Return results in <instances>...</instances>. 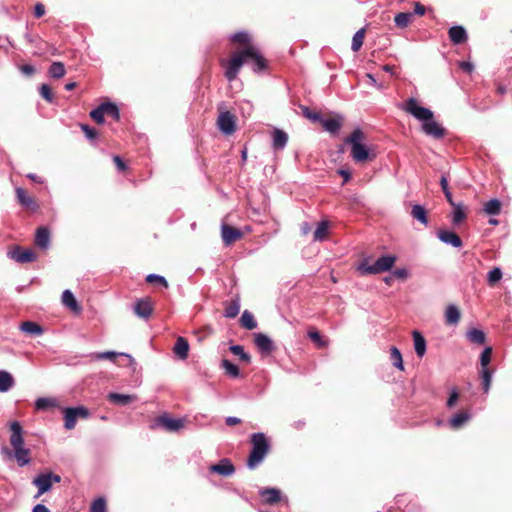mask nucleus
I'll return each mask as SVG.
<instances>
[{"mask_svg": "<svg viewBox=\"0 0 512 512\" xmlns=\"http://www.w3.org/2000/svg\"><path fill=\"white\" fill-rule=\"evenodd\" d=\"M230 42L237 48L233 52L229 60H221L220 64L225 69L224 75L228 81H234L241 67L247 59H251L254 63L253 70L255 72L263 71L267 68L266 59L258 52L253 44L249 33L241 31L230 37Z\"/></svg>", "mask_w": 512, "mask_h": 512, "instance_id": "1", "label": "nucleus"}, {"mask_svg": "<svg viewBox=\"0 0 512 512\" xmlns=\"http://www.w3.org/2000/svg\"><path fill=\"white\" fill-rule=\"evenodd\" d=\"M10 445L12 449L4 447L2 453L8 458H14L20 467L31 462V451L24 447L23 429L19 422L14 421L10 425Z\"/></svg>", "mask_w": 512, "mask_h": 512, "instance_id": "2", "label": "nucleus"}, {"mask_svg": "<svg viewBox=\"0 0 512 512\" xmlns=\"http://www.w3.org/2000/svg\"><path fill=\"white\" fill-rule=\"evenodd\" d=\"M366 140L364 132L357 128L346 139L345 143L351 146V157L356 163H364L373 161L376 158V153L373 149L364 145Z\"/></svg>", "mask_w": 512, "mask_h": 512, "instance_id": "3", "label": "nucleus"}, {"mask_svg": "<svg viewBox=\"0 0 512 512\" xmlns=\"http://www.w3.org/2000/svg\"><path fill=\"white\" fill-rule=\"evenodd\" d=\"M250 442L252 449L247 459V466L250 469H255L267 456L271 446L267 436L261 432L252 434Z\"/></svg>", "mask_w": 512, "mask_h": 512, "instance_id": "4", "label": "nucleus"}, {"mask_svg": "<svg viewBox=\"0 0 512 512\" xmlns=\"http://www.w3.org/2000/svg\"><path fill=\"white\" fill-rule=\"evenodd\" d=\"M396 262V256L385 255L378 258L374 264H369L368 260H364L358 267L363 275L379 274L390 270Z\"/></svg>", "mask_w": 512, "mask_h": 512, "instance_id": "5", "label": "nucleus"}, {"mask_svg": "<svg viewBox=\"0 0 512 512\" xmlns=\"http://www.w3.org/2000/svg\"><path fill=\"white\" fill-rule=\"evenodd\" d=\"M216 125L225 135H232L237 130V117L230 111L224 110L223 104L218 106Z\"/></svg>", "mask_w": 512, "mask_h": 512, "instance_id": "6", "label": "nucleus"}, {"mask_svg": "<svg viewBox=\"0 0 512 512\" xmlns=\"http://www.w3.org/2000/svg\"><path fill=\"white\" fill-rule=\"evenodd\" d=\"M401 109L406 113L411 114L416 119L424 121V123L432 120L434 116L430 109L419 106L418 101L415 98H408Z\"/></svg>", "mask_w": 512, "mask_h": 512, "instance_id": "7", "label": "nucleus"}, {"mask_svg": "<svg viewBox=\"0 0 512 512\" xmlns=\"http://www.w3.org/2000/svg\"><path fill=\"white\" fill-rule=\"evenodd\" d=\"M64 427L67 430L75 428L78 419H87L90 411L84 406L69 407L63 409Z\"/></svg>", "mask_w": 512, "mask_h": 512, "instance_id": "8", "label": "nucleus"}, {"mask_svg": "<svg viewBox=\"0 0 512 512\" xmlns=\"http://www.w3.org/2000/svg\"><path fill=\"white\" fill-rule=\"evenodd\" d=\"M61 481V477L52 472L40 474L33 479V484L38 488V493L36 497L41 496L42 494L48 492L53 483H59Z\"/></svg>", "mask_w": 512, "mask_h": 512, "instance_id": "9", "label": "nucleus"}, {"mask_svg": "<svg viewBox=\"0 0 512 512\" xmlns=\"http://www.w3.org/2000/svg\"><path fill=\"white\" fill-rule=\"evenodd\" d=\"M16 199L18 203L29 212H35L39 209V204L37 199L28 193L27 190L17 187L15 189Z\"/></svg>", "mask_w": 512, "mask_h": 512, "instance_id": "10", "label": "nucleus"}, {"mask_svg": "<svg viewBox=\"0 0 512 512\" xmlns=\"http://www.w3.org/2000/svg\"><path fill=\"white\" fill-rule=\"evenodd\" d=\"M155 424L168 432H177L184 427V420L171 418L168 413H164L155 419Z\"/></svg>", "mask_w": 512, "mask_h": 512, "instance_id": "11", "label": "nucleus"}, {"mask_svg": "<svg viewBox=\"0 0 512 512\" xmlns=\"http://www.w3.org/2000/svg\"><path fill=\"white\" fill-rule=\"evenodd\" d=\"M221 237L223 243L226 246H230L241 240L244 237V233L240 229L224 223L221 225Z\"/></svg>", "mask_w": 512, "mask_h": 512, "instance_id": "12", "label": "nucleus"}, {"mask_svg": "<svg viewBox=\"0 0 512 512\" xmlns=\"http://www.w3.org/2000/svg\"><path fill=\"white\" fill-rule=\"evenodd\" d=\"M10 256L18 263H30L37 259V254L32 249H23L20 246H15L10 251Z\"/></svg>", "mask_w": 512, "mask_h": 512, "instance_id": "13", "label": "nucleus"}, {"mask_svg": "<svg viewBox=\"0 0 512 512\" xmlns=\"http://www.w3.org/2000/svg\"><path fill=\"white\" fill-rule=\"evenodd\" d=\"M154 310L151 298L145 297L138 300L134 305V313L145 320L149 319Z\"/></svg>", "mask_w": 512, "mask_h": 512, "instance_id": "14", "label": "nucleus"}, {"mask_svg": "<svg viewBox=\"0 0 512 512\" xmlns=\"http://www.w3.org/2000/svg\"><path fill=\"white\" fill-rule=\"evenodd\" d=\"M211 473H216L224 477L231 476L235 472V466L228 458L221 459L217 464L209 467Z\"/></svg>", "mask_w": 512, "mask_h": 512, "instance_id": "15", "label": "nucleus"}, {"mask_svg": "<svg viewBox=\"0 0 512 512\" xmlns=\"http://www.w3.org/2000/svg\"><path fill=\"white\" fill-rule=\"evenodd\" d=\"M254 343L257 346V348L265 354H270L274 349L275 346L272 342V340L263 333H255L254 334Z\"/></svg>", "mask_w": 512, "mask_h": 512, "instance_id": "16", "label": "nucleus"}, {"mask_svg": "<svg viewBox=\"0 0 512 512\" xmlns=\"http://www.w3.org/2000/svg\"><path fill=\"white\" fill-rule=\"evenodd\" d=\"M423 131L435 139H441L446 135V130L437 122L429 120L423 123Z\"/></svg>", "mask_w": 512, "mask_h": 512, "instance_id": "17", "label": "nucleus"}, {"mask_svg": "<svg viewBox=\"0 0 512 512\" xmlns=\"http://www.w3.org/2000/svg\"><path fill=\"white\" fill-rule=\"evenodd\" d=\"M448 35L454 45L464 44L468 40L467 32L462 26H452L448 31Z\"/></svg>", "mask_w": 512, "mask_h": 512, "instance_id": "18", "label": "nucleus"}, {"mask_svg": "<svg viewBox=\"0 0 512 512\" xmlns=\"http://www.w3.org/2000/svg\"><path fill=\"white\" fill-rule=\"evenodd\" d=\"M34 243L40 249H46L50 243V231L47 227L41 226L36 230Z\"/></svg>", "mask_w": 512, "mask_h": 512, "instance_id": "19", "label": "nucleus"}, {"mask_svg": "<svg viewBox=\"0 0 512 512\" xmlns=\"http://www.w3.org/2000/svg\"><path fill=\"white\" fill-rule=\"evenodd\" d=\"M62 303L68 309L76 314H80L82 311L81 305L78 303L73 293L70 290H65L62 293Z\"/></svg>", "mask_w": 512, "mask_h": 512, "instance_id": "20", "label": "nucleus"}, {"mask_svg": "<svg viewBox=\"0 0 512 512\" xmlns=\"http://www.w3.org/2000/svg\"><path fill=\"white\" fill-rule=\"evenodd\" d=\"M259 493L265 504L273 505L281 500V491L276 488H264Z\"/></svg>", "mask_w": 512, "mask_h": 512, "instance_id": "21", "label": "nucleus"}, {"mask_svg": "<svg viewBox=\"0 0 512 512\" xmlns=\"http://www.w3.org/2000/svg\"><path fill=\"white\" fill-rule=\"evenodd\" d=\"M342 120L343 118L340 115H336L334 117H330L327 119L321 117V120H319V122L322 124L326 131L335 134L341 128Z\"/></svg>", "mask_w": 512, "mask_h": 512, "instance_id": "22", "label": "nucleus"}, {"mask_svg": "<svg viewBox=\"0 0 512 512\" xmlns=\"http://www.w3.org/2000/svg\"><path fill=\"white\" fill-rule=\"evenodd\" d=\"M173 351L179 359L185 360L188 357L189 353V343L187 339L182 336H179L176 339Z\"/></svg>", "mask_w": 512, "mask_h": 512, "instance_id": "23", "label": "nucleus"}, {"mask_svg": "<svg viewBox=\"0 0 512 512\" xmlns=\"http://www.w3.org/2000/svg\"><path fill=\"white\" fill-rule=\"evenodd\" d=\"M438 237L442 242L451 244L453 247L458 248L462 246V240L455 232L440 230Z\"/></svg>", "mask_w": 512, "mask_h": 512, "instance_id": "24", "label": "nucleus"}, {"mask_svg": "<svg viewBox=\"0 0 512 512\" xmlns=\"http://www.w3.org/2000/svg\"><path fill=\"white\" fill-rule=\"evenodd\" d=\"M272 138H273V148L275 150H282L286 146L288 142V135L283 130H280L278 128H275L272 132Z\"/></svg>", "mask_w": 512, "mask_h": 512, "instance_id": "25", "label": "nucleus"}, {"mask_svg": "<svg viewBox=\"0 0 512 512\" xmlns=\"http://www.w3.org/2000/svg\"><path fill=\"white\" fill-rule=\"evenodd\" d=\"M413 340H414V349L418 357H423L426 353V340L422 336V334L414 330L412 332Z\"/></svg>", "mask_w": 512, "mask_h": 512, "instance_id": "26", "label": "nucleus"}, {"mask_svg": "<svg viewBox=\"0 0 512 512\" xmlns=\"http://www.w3.org/2000/svg\"><path fill=\"white\" fill-rule=\"evenodd\" d=\"M461 313L455 305H448L445 311V322L448 325H455L460 321Z\"/></svg>", "mask_w": 512, "mask_h": 512, "instance_id": "27", "label": "nucleus"}, {"mask_svg": "<svg viewBox=\"0 0 512 512\" xmlns=\"http://www.w3.org/2000/svg\"><path fill=\"white\" fill-rule=\"evenodd\" d=\"M21 331L26 334L33 336H40L43 334L44 330L41 325L32 321H25L20 325Z\"/></svg>", "mask_w": 512, "mask_h": 512, "instance_id": "28", "label": "nucleus"}, {"mask_svg": "<svg viewBox=\"0 0 512 512\" xmlns=\"http://www.w3.org/2000/svg\"><path fill=\"white\" fill-rule=\"evenodd\" d=\"M466 338L473 344L484 345L486 342V335L482 330L472 328L467 331Z\"/></svg>", "mask_w": 512, "mask_h": 512, "instance_id": "29", "label": "nucleus"}, {"mask_svg": "<svg viewBox=\"0 0 512 512\" xmlns=\"http://www.w3.org/2000/svg\"><path fill=\"white\" fill-rule=\"evenodd\" d=\"M470 419V415L466 411H461L455 414L449 421L450 427L452 429L461 428L468 420Z\"/></svg>", "mask_w": 512, "mask_h": 512, "instance_id": "30", "label": "nucleus"}, {"mask_svg": "<svg viewBox=\"0 0 512 512\" xmlns=\"http://www.w3.org/2000/svg\"><path fill=\"white\" fill-rule=\"evenodd\" d=\"M308 337L317 348H326L329 344V341L324 339L316 328H310L308 330Z\"/></svg>", "mask_w": 512, "mask_h": 512, "instance_id": "31", "label": "nucleus"}, {"mask_svg": "<svg viewBox=\"0 0 512 512\" xmlns=\"http://www.w3.org/2000/svg\"><path fill=\"white\" fill-rule=\"evenodd\" d=\"M241 327L247 330H253L257 327V322L251 312L245 310L239 320Z\"/></svg>", "mask_w": 512, "mask_h": 512, "instance_id": "32", "label": "nucleus"}, {"mask_svg": "<svg viewBox=\"0 0 512 512\" xmlns=\"http://www.w3.org/2000/svg\"><path fill=\"white\" fill-rule=\"evenodd\" d=\"M103 112L105 115L113 118L115 121L120 120V111L118 106L112 102H104L101 104Z\"/></svg>", "mask_w": 512, "mask_h": 512, "instance_id": "33", "label": "nucleus"}, {"mask_svg": "<svg viewBox=\"0 0 512 512\" xmlns=\"http://www.w3.org/2000/svg\"><path fill=\"white\" fill-rule=\"evenodd\" d=\"M14 385V378L10 373L0 370V392H7Z\"/></svg>", "mask_w": 512, "mask_h": 512, "instance_id": "34", "label": "nucleus"}, {"mask_svg": "<svg viewBox=\"0 0 512 512\" xmlns=\"http://www.w3.org/2000/svg\"><path fill=\"white\" fill-rule=\"evenodd\" d=\"M411 215L414 219L420 221L422 224H428L427 211L423 206L419 204L413 205Z\"/></svg>", "mask_w": 512, "mask_h": 512, "instance_id": "35", "label": "nucleus"}, {"mask_svg": "<svg viewBox=\"0 0 512 512\" xmlns=\"http://www.w3.org/2000/svg\"><path fill=\"white\" fill-rule=\"evenodd\" d=\"M328 230H329V222L328 221H321L313 235V239L315 241H323L328 237Z\"/></svg>", "mask_w": 512, "mask_h": 512, "instance_id": "36", "label": "nucleus"}, {"mask_svg": "<svg viewBox=\"0 0 512 512\" xmlns=\"http://www.w3.org/2000/svg\"><path fill=\"white\" fill-rule=\"evenodd\" d=\"M454 208L452 221L454 224H460L466 219L465 207L462 203L451 205Z\"/></svg>", "mask_w": 512, "mask_h": 512, "instance_id": "37", "label": "nucleus"}, {"mask_svg": "<svg viewBox=\"0 0 512 512\" xmlns=\"http://www.w3.org/2000/svg\"><path fill=\"white\" fill-rule=\"evenodd\" d=\"M240 311V304L237 299L231 300L225 304L224 316L227 318H235Z\"/></svg>", "mask_w": 512, "mask_h": 512, "instance_id": "38", "label": "nucleus"}, {"mask_svg": "<svg viewBox=\"0 0 512 512\" xmlns=\"http://www.w3.org/2000/svg\"><path fill=\"white\" fill-rule=\"evenodd\" d=\"M57 406L58 402L55 398L41 397L35 401V408L37 410H46Z\"/></svg>", "mask_w": 512, "mask_h": 512, "instance_id": "39", "label": "nucleus"}, {"mask_svg": "<svg viewBox=\"0 0 512 512\" xmlns=\"http://www.w3.org/2000/svg\"><path fill=\"white\" fill-rule=\"evenodd\" d=\"M48 73L52 78L60 79L64 77L66 69L62 62H53L49 67Z\"/></svg>", "mask_w": 512, "mask_h": 512, "instance_id": "40", "label": "nucleus"}, {"mask_svg": "<svg viewBox=\"0 0 512 512\" xmlns=\"http://www.w3.org/2000/svg\"><path fill=\"white\" fill-rule=\"evenodd\" d=\"M109 401L118 405H127L134 400V397L131 395L119 394V393H110L108 395Z\"/></svg>", "mask_w": 512, "mask_h": 512, "instance_id": "41", "label": "nucleus"}, {"mask_svg": "<svg viewBox=\"0 0 512 512\" xmlns=\"http://www.w3.org/2000/svg\"><path fill=\"white\" fill-rule=\"evenodd\" d=\"M501 202L498 199H491L484 204V212L488 215H498L501 212Z\"/></svg>", "mask_w": 512, "mask_h": 512, "instance_id": "42", "label": "nucleus"}, {"mask_svg": "<svg viewBox=\"0 0 512 512\" xmlns=\"http://www.w3.org/2000/svg\"><path fill=\"white\" fill-rule=\"evenodd\" d=\"M366 29H359L353 36L351 49L357 52L361 49L365 39Z\"/></svg>", "mask_w": 512, "mask_h": 512, "instance_id": "43", "label": "nucleus"}, {"mask_svg": "<svg viewBox=\"0 0 512 512\" xmlns=\"http://www.w3.org/2000/svg\"><path fill=\"white\" fill-rule=\"evenodd\" d=\"M412 19H413L412 13L401 12L395 16L394 21H395V24L397 27L405 28L411 23Z\"/></svg>", "mask_w": 512, "mask_h": 512, "instance_id": "44", "label": "nucleus"}, {"mask_svg": "<svg viewBox=\"0 0 512 512\" xmlns=\"http://www.w3.org/2000/svg\"><path fill=\"white\" fill-rule=\"evenodd\" d=\"M390 358L392 360L393 365L396 368H398L400 370H404L402 355H401L400 350L397 347H395V346L391 347Z\"/></svg>", "mask_w": 512, "mask_h": 512, "instance_id": "45", "label": "nucleus"}, {"mask_svg": "<svg viewBox=\"0 0 512 512\" xmlns=\"http://www.w3.org/2000/svg\"><path fill=\"white\" fill-rule=\"evenodd\" d=\"M221 367L225 370L226 374L236 378L240 375L238 366L233 364L231 361L224 359L222 360Z\"/></svg>", "mask_w": 512, "mask_h": 512, "instance_id": "46", "label": "nucleus"}, {"mask_svg": "<svg viewBox=\"0 0 512 512\" xmlns=\"http://www.w3.org/2000/svg\"><path fill=\"white\" fill-rule=\"evenodd\" d=\"M502 271L500 268L495 267L489 273L487 277V284L494 287L502 278Z\"/></svg>", "mask_w": 512, "mask_h": 512, "instance_id": "47", "label": "nucleus"}, {"mask_svg": "<svg viewBox=\"0 0 512 512\" xmlns=\"http://www.w3.org/2000/svg\"><path fill=\"white\" fill-rule=\"evenodd\" d=\"M481 378H482V386L485 393H487L490 389L492 372L487 367L481 369Z\"/></svg>", "mask_w": 512, "mask_h": 512, "instance_id": "48", "label": "nucleus"}, {"mask_svg": "<svg viewBox=\"0 0 512 512\" xmlns=\"http://www.w3.org/2000/svg\"><path fill=\"white\" fill-rule=\"evenodd\" d=\"M230 351L236 355L239 356L240 360L244 361L245 363L251 362V356L244 351L243 346L241 345H233L230 347Z\"/></svg>", "mask_w": 512, "mask_h": 512, "instance_id": "49", "label": "nucleus"}, {"mask_svg": "<svg viewBox=\"0 0 512 512\" xmlns=\"http://www.w3.org/2000/svg\"><path fill=\"white\" fill-rule=\"evenodd\" d=\"M90 512H107L106 500L103 497L94 500L91 504Z\"/></svg>", "mask_w": 512, "mask_h": 512, "instance_id": "50", "label": "nucleus"}, {"mask_svg": "<svg viewBox=\"0 0 512 512\" xmlns=\"http://www.w3.org/2000/svg\"><path fill=\"white\" fill-rule=\"evenodd\" d=\"M146 282L149 284H157L163 286L164 288H168V282L163 276L160 275L149 274L146 277Z\"/></svg>", "mask_w": 512, "mask_h": 512, "instance_id": "51", "label": "nucleus"}, {"mask_svg": "<svg viewBox=\"0 0 512 512\" xmlns=\"http://www.w3.org/2000/svg\"><path fill=\"white\" fill-rule=\"evenodd\" d=\"M440 185H441L442 191L445 194V197H446L448 203L450 205H454L452 194H451V192L449 190V187H448V180H447V177L445 175H442V177L440 179Z\"/></svg>", "mask_w": 512, "mask_h": 512, "instance_id": "52", "label": "nucleus"}, {"mask_svg": "<svg viewBox=\"0 0 512 512\" xmlns=\"http://www.w3.org/2000/svg\"><path fill=\"white\" fill-rule=\"evenodd\" d=\"M90 117L97 123V124H103L104 123V112L102 109L101 104L94 110H92L89 113Z\"/></svg>", "mask_w": 512, "mask_h": 512, "instance_id": "53", "label": "nucleus"}, {"mask_svg": "<svg viewBox=\"0 0 512 512\" xmlns=\"http://www.w3.org/2000/svg\"><path fill=\"white\" fill-rule=\"evenodd\" d=\"M80 128L89 140H95L98 137V131L87 124H80Z\"/></svg>", "mask_w": 512, "mask_h": 512, "instance_id": "54", "label": "nucleus"}, {"mask_svg": "<svg viewBox=\"0 0 512 512\" xmlns=\"http://www.w3.org/2000/svg\"><path fill=\"white\" fill-rule=\"evenodd\" d=\"M39 92H40V95L48 102L53 101L54 95H53L52 89L49 85L42 84L40 86Z\"/></svg>", "mask_w": 512, "mask_h": 512, "instance_id": "55", "label": "nucleus"}, {"mask_svg": "<svg viewBox=\"0 0 512 512\" xmlns=\"http://www.w3.org/2000/svg\"><path fill=\"white\" fill-rule=\"evenodd\" d=\"M491 356H492V347H486L480 356V363H481L482 368L487 367V365L491 361Z\"/></svg>", "mask_w": 512, "mask_h": 512, "instance_id": "56", "label": "nucleus"}, {"mask_svg": "<svg viewBox=\"0 0 512 512\" xmlns=\"http://www.w3.org/2000/svg\"><path fill=\"white\" fill-rule=\"evenodd\" d=\"M301 110H302V112H303V115H304L306 118H308V119H310V120H312V121H314V122H319V120H321V115H320V113L315 112V111H312V110H310V109H309L308 107H306V106H301Z\"/></svg>", "mask_w": 512, "mask_h": 512, "instance_id": "57", "label": "nucleus"}, {"mask_svg": "<svg viewBox=\"0 0 512 512\" xmlns=\"http://www.w3.org/2000/svg\"><path fill=\"white\" fill-rule=\"evenodd\" d=\"M459 399V393L453 390L447 400V407L452 408Z\"/></svg>", "mask_w": 512, "mask_h": 512, "instance_id": "58", "label": "nucleus"}, {"mask_svg": "<svg viewBox=\"0 0 512 512\" xmlns=\"http://www.w3.org/2000/svg\"><path fill=\"white\" fill-rule=\"evenodd\" d=\"M45 14V6L42 3H37L34 7V15L36 18H41Z\"/></svg>", "mask_w": 512, "mask_h": 512, "instance_id": "59", "label": "nucleus"}, {"mask_svg": "<svg viewBox=\"0 0 512 512\" xmlns=\"http://www.w3.org/2000/svg\"><path fill=\"white\" fill-rule=\"evenodd\" d=\"M393 275L398 278V279H401V280H405L408 278V271L404 268H401V269H396L394 272H393Z\"/></svg>", "mask_w": 512, "mask_h": 512, "instance_id": "60", "label": "nucleus"}, {"mask_svg": "<svg viewBox=\"0 0 512 512\" xmlns=\"http://www.w3.org/2000/svg\"><path fill=\"white\" fill-rule=\"evenodd\" d=\"M113 162L120 171L126 170L127 166L120 156L116 155L113 157Z\"/></svg>", "mask_w": 512, "mask_h": 512, "instance_id": "61", "label": "nucleus"}, {"mask_svg": "<svg viewBox=\"0 0 512 512\" xmlns=\"http://www.w3.org/2000/svg\"><path fill=\"white\" fill-rule=\"evenodd\" d=\"M117 353L115 352H111V351H108V352H103V353H100L97 355V358L98 359H109V360H115V358L117 357Z\"/></svg>", "mask_w": 512, "mask_h": 512, "instance_id": "62", "label": "nucleus"}, {"mask_svg": "<svg viewBox=\"0 0 512 512\" xmlns=\"http://www.w3.org/2000/svg\"><path fill=\"white\" fill-rule=\"evenodd\" d=\"M425 12H426L425 6L419 2H416L414 5V14L423 16L425 14Z\"/></svg>", "mask_w": 512, "mask_h": 512, "instance_id": "63", "label": "nucleus"}, {"mask_svg": "<svg viewBox=\"0 0 512 512\" xmlns=\"http://www.w3.org/2000/svg\"><path fill=\"white\" fill-rule=\"evenodd\" d=\"M459 66L460 68L466 72V73H471L474 69V66L470 63V62H466V61H463V62H460L459 63Z\"/></svg>", "mask_w": 512, "mask_h": 512, "instance_id": "64", "label": "nucleus"}]
</instances>
